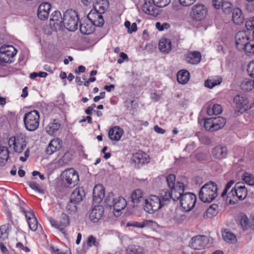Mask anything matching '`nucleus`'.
Wrapping results in <instances>:
<instances>
[{
  "mask_svg": "<svg viewBox=\"0 0 254 254\" xmlns=\"http://www.w3.org/2000/svg\"><path fill=\"white\" fill-rule=\"evenodd\" d=\"M62 176L64 181L69 188L75 187L79 181L78 174L73 168L65 170L63 173Z\"/></svg>",
  "mask_w": 254,
  "mask_h": 254,
  "instance_id": "0eeeda50",
  "label": "nucleus"
},
{
  "mask_svg": "<svg viewBox=\"0 0 254 254\" xmlns=\"http://www.w3.org/2000/svg\"><path fill=\"white\" fill-rule=\"evenodd\" d=\"M131 201L134 204H137L143 199L142 191L140 189L134 190L131 195Z\"/></svg>",
  "mask_w": 254,
  "mask_h": 254,
  "instance_id": "c9c22d12",
  "label": "nucleus"
},
{
  "mask_svg": "<svg viewBox=\"0 0 254 254\" xmlns=\"http://www.w3.org/2000/svg\"><path fill=\"white\" fill-rule=\"evenodd\" d=\"M222 236L224 240L228 243H235L237 241L236 236L231 232L225 231L223 232Z\"/></svg>",
  "mask_w": 254,
  "mask_h": 254,
  "instance_id": "a19ab883",
  "label": "nucleus"
},
{
  "mask_svg": "<svg viewBox=\"0 0 254 254\" xmlns=\"http://www.w3.org/2000/svg\"><path fill=\"white\" fill-rule=\"evenodd\" d=\"M217 214L216 210L214 211L213 209L209 207L204 212V217L205 218H211L216 216Z\"/></svg>",
  "mask_w": 254,
  "mask_h": 254,
  "instance_id": "5fc2aeb1",
  "label": "nucleus"
},
{
  "mask_svg": "<svg viewBox=\"0 0 254 254\" xmlns=\"http://www.w3.org/2000/svg\"><path fill=\"white\" fill-rule=\"evenodd\" d=\"M51 5L49 2H43L39 6L37 15L38 18L45 20L48 19L49 16Z\"/></svg>",
  "mask_w": 254,
  "mask_h": 254,
  "instance_id": "6ab92c4d",
  "label": "nucleus"
},
{
  "mask_svg": "<svg viewBox=\"0 0 254 254\" xmlns=\"http://www.w3.org/2000/svg\"><path fill=\"white\" fill-rule=\"evenodd\" d=\"M64 20V15L62 17L61 12L56 10L51 14L50 19V25L55 30L60 29L63 27Z\"/></svg>",
  "mask_w": 254,
  "mask_h": 254,
  "instance_id": "f8f14e48",
  "label": "nucleus"
},
{
  "mask_svg": "<svg viewBox=\"0 0 254 254\" xmlns=\"http://www.w3.org/2000/svg\"><path fill=\"white\" fill-rule=\"evenodd\" d=\"M9 150L6 146L0 147V163L4 164L9 158Z\"/></svg>",
  "mask_w": 254,
  "mask_h": 254,
  "instance_id": "4c0bfd02",
  "label": "nucleus"
},
{
  "mask_svg": "<svg viewBox=\"0 0 254 254\" xmlns=\"http://www.w3.org/2000/svg\"><path fill=\"white\" fill-rule=\"evenodd\" d=\"M217 190L216 184L209 182L201 188L199 192V198L204 203L211 202L217 196Z\"/></svg>",
  "mask_w": 254,
  "mask_h": 254,
  "instance_id": "f03ea898",
  "label": "nucleus"
},
{
  "mask_svg": "<svg viewBox=\"0 0 254 254\" xmlns=\"http://www.w3.org/2000/svg\"><path fill=\"white\" fill-rule=\"evenodd\" d=\"M155 4H152L150 1H145L142 6V10L146 14L153 15L154 14Z\"/></svg>",
  "mask_w": 254,
  "mask_h": 254,
  "instance_id": "e433bc0d",
  "label": "nucleus"
},
{
  "mask_svg": "<svg viewBox=\"0 0 254 254\" xmlns=\"http://www.w3.org/2000/svg\"><path fill=\"white\" fill-rule=\"evenodd\" d=\"M234 180H231L226 184L225 189L221 194L222 197H224L226 195L227 196L228 195L229 190L232 187V186L234 184Z\"/></svg>",
  "mask_w": 254,
  "mask_h": 254,
  "instance_id": "603ef678",
  "label": "nucleus"
},
{
  "mask_svg": "<svg viewBox=\"0 0 254 254\" xmlns=\"http://www.w3.org/2000/svg\"><path fill=\"white\" fill-rule=\"evenodd\" d=\"M168 187L170 189L171 192L168 190H163L160 192L159 196H158L163 206L167 204L171 198L173 200L174 195L172 193V189L169 186Z\"/></svg>",
  "mask_w": 254,
  "mask_h": 254,
  "instance_id": "cd10ccee",
  "label": "nucleus"
},
{
  "mask_svg": "<svg viewBox=\"0 0 254 254\" xmlns=\"http://www.w3.org/2000/svg\"><path fill=\"white\" fill-rule=\"evenodd\" d=\"M79 28L81 33L84 35H89L93 32L92 26L86 23H80Z\"/></svg>",
  "mask_w": 254,
  "mask_h": 254,
  "instance_id": "79ce46f5",
  "label": "nucleus"
},
{
  "mask_svg": "<svg viewBox=\"0 0 254 254\" xmlns=\"http://www.w3.org/2000/svg\"><path fill=\"white\" fill-rule=\"evenodd\" d=\"M85 195V193L83 188H77L73 191L70 195V201L73 202V203H78L83 200Z\"/></svg>",
  "mask_w": 254,
  "mask_h": 254,
  "instance_id": "4be33fe9",
  "label": "nucleus"
},
{
  "mask_svg": "<svg viewBox=\"0 0 254 254\" xmlns=\"http://www.w3.org/2000/svg\"><path fill=\"white\" fill-rule=\"evenodd\" d=\"M234 104L238 112L241 114L249 108L248 100L246 96L243 94H238L234 98Z\"/></svg>",
  "mask_w": 254,
  "mask_h": 254,
  "instance_id": "4468645a",
  "label": "nucleus"
},
{
  "mask_svg": "<svg viewBox=\"0 0 254 254\" xmlns=\"http://www.w3.org/2000/svg\"><path fill=\"white\" fill-rule=\"evenodd\" d=\"M241 89L245 91H249L254 88V83L253 80L246 79L244 80L241 84Z\"/></svg>",
  "mask_w": 254,
  "mask_h": 254,
  "instance_id": "ea45409f",
  "label": "nucleus"
},
{
  "mask_svg": "<svg viewBox=\"0 0 254 254\" xmlns=\"http://www.w3.org/2000/svg\"><path fill=\"white\" fill-rule=\"evenodd\" d=\"M104 208L101 205L95 206L89 214L90 220L93 222H97L103 216Z\"/></svg>",
  "mask_w": 254,
  "mask_h": 254,
  "instance_id": "aec40b11",
  "label": "nucleus"
},
{
  "mask_svg": "<svg viewBox=\"0 0 254 254\" xmlns=\"http://www.w3.org/2000/svg\"><path fill=\"white\" fill-rule=\"evenodd\" d=\"M168 186L171 189L174 195L173 200H180V204L184 211H190L194 206L196 201V196L193 193L186 192L183 193L184 185L182 182H176V176L170 174L166 177Z\"/></svg>",
  "mask_w": 254,
  "mask_h": 254,
  "instance_id": "f257e3e1",
  "label": "nucleus"
},
{
  "mask_svg": "<svg viewBox=\"0 0 254 254\" xmlns=\"http://www.w3.org/2000/svg\"><path fill=\"white\" fill-rule=\"evenodd\" d=\"M250 38L247 34L244 31H239L235 36V43L238 50H242L247 42H248Z\"/></svg>",
  "mask_w": 254,
  "mask_h": 254,
  "instance_id": "a211bd4d",
  "label": "nucleus"
},
{
  "mask_svg": "<svg viewBox=\"0 0 254 254\" xmlns=\"http://www.w3.org/2000/svg\"><path fill=\"white\" fill-rule=\"evenodd\" d=\"M109 2L108 0H94L93 2L94 11L104 13L108 9Z\"/></svg>",
  "mask_w": 254,
  "mask_h": 254,
  "instance_id": "5701e85b",
  "label": "nucleus"
},
{
  "mask_svg": "<svg viewBox=\"0 0 254 254\" xmlns=\"http://www.w3.org/2000/svg\"><path fill=\"white\" fill-rule=\"evenodd\" d=\"M124 131L121 127L115 126L109 130L108 135L111 140L118 141L120 139Z\"/></svg>",
  "mask_w": 254,
  "mask_h": 254,
  "instance_id": "bb28decb",
  "label": "nucleus"
},
{
  "mask_svg": "<svg viewBox=\"0 0 254 254\" xmlns=\"http://www.w3.org/2000/svg\"><path fill=\"white\" fill-rule=\"evenodd\" d=\"M62 147V141L59 138L52 140L46 148V152L48 155H52L59 150Z\"/></svg>",
  "mask_w": 254,
  "mask_h": 254,
  "instance_id": "b1692460",
  "label": "nucleus"
},
{
  "mask_svg": "<svg viewBox=\"0 0 254 254\" xmlns=\"http://www.w3.org/2000/svg\"><path fill=\"white\" fill-rule=\"evenodd\" d=\"M153 222L152 220H146L141 223H136L134 226L138 228H143L146 226L150 225Z\"/></svg>",
  "mask_w": 254,
  "mask_h": 254,
  "instance_id": "4d7b16f0",
  "label": "nucleus"
},
{
  "mask_svg": "<svg viewBox=\"0 0 254 254\" xmlns=\"http://www.w3.org/2000/svg\"><path fill=\"white\" fill-rule=\"evenodd\" d=\"M225 124V119L219 116L206 119L204 121V126L207 130L215 131L223 128Z\"/></svg>",
  "mask_w": 254,
  "mask_h": 254,
  "instance_id": "423d86ee",
  "label": "nucleus"
},
{
  "mask_svg": "<svg viewBox=\"0 0 254 254\" xmlns=\"http://www.w3.org/2000/svg\"><path fill=\"white\" fill-rule=\"evenodd\" d=\"M210 239L204 235H197L192 237L189 246L194 250H201L210 246Z\"/></svg>",
  "mask_w": 254,
  "mask_h": 254,
  "instance_id": "9b49d317",
  "label": "nucleus"
},
{
  "mask_svg": "<svg viewBox=\"0 0 254 254\" xmlns=\"http://www.w3.org/2000/svg\"><path fill=\"white\" fill-rule=\"evenodd\" d=\"M220 8L222 9L224 13L226 14H230L233 10L232 4L229 0H226L225 2H223V4L220 7Z\"/></svg>",
  "mask_w": 254,
  "mask_h": 254,
  "instance_id": "c03bdc74",
  "label": "nucleus"
},
{
  "mask_svg": "<svg viewBox=\"0 0 254 254\" xmlns=\"http://www.w3.org/2000/svg\"><path fill=\"white\" fill-rule=\"evenodd\" d=\"M101 13L91 10L87 15V18L95 26L102 27L104 24V20Z\"/></svg>",
  "mask_w": 254,
  "mask_h": 254,
  "instance_id": "f3484780",
  "label": "nucleus"
},
{
  "mask_svg": "<svg viewBox=\"0 0 254 254\" xmlns=\"http://www.w3.org/2000/svg\"><path fill=\"white\" fill-rule=\"evenodd\" d=\"M196 0H179V1L183 6H187L192 4Z\"/></svg>",
  "mask_w": 254,
  "mask_h": 254,
  "instance_id": "e2e57ef3",
  "label": "nucleus"
},
{
  "mask_svg": "<svg viewBox=\"0 0 254 254\" xmlns=\"http://www.w3.org/2000/svg\"><path fill=\"white\" fill-rule=\"evenodd\" d=\"M26 137L22 133L17 134L14 136L11 137L8 141L10 146H14V150L17 153H21L26 146Z\"/></svg>",
  "mask_w": 254,
  "mask_h": 254,
  "instance_id": "9d476101",
  "label": "nucleus"
},
{
  "mask_svg": "<svg viewBox=\"0 0 254 254\" xmlns=\"http://www.w3.org/2000/svg\"><path fill=\"white\" fill-rule=\"evenodd\" d=\"M211 154L214 158L221 160L227 157L228 150L226 146L219 145L213 148Z\"/></svg>",
  "mask_w": 254,
  "mask_h": 254,
  "instance_id": "412c9836",
  "label": "nucleus"
},
{
  "mask_svg": "<svg viewBox=\"0 0 254 254\" xmlns=\"http://www.w3.org/2000/svg\"><path fill=\"white\" fill-rule=\"evenodd\" d=\"M61 127V124L58 120H54L46 127L47 133L50 135H54Z\"/></svg>",
  "mask_w": 254,
  "mask_h": 254,
  "instance_id": "7c9ffc66",
  "label": "nucleus"
},
{
  "mask_svg": "<svg viewBox=\"0 0 254 254\" xmlns=\"http://www.w3.org/2000/svg\"><path fill=\"white\" fill-rule=\"evenodd\" d=\"M116 197H115L113 193H109L105 198V202L109 207H112L116 201Z\"/></svg>",
  "mask_w": 254,
  "mask_h": 254,
  "instance_id": "49530a36",
  "label": "nucleus"
},
{
  "mask_svg": "<svg viewBox=\"0 0 254 254\" xmlns=\"http://www.w3.org/2000/svg\"><path fill=\"white\" fill-rule=\"evenodd\" d=\"M126 205V199L123 197L118 196L116 197V201L114 202L112 207L116 211L119 212L123 209Z\"/></svg>",
  "mask_w": 254,
  "mask_h": 254,
  "instance_id": "473e14b6",
  "label": "nucleus"
},
{
  "mask_svg": "<svg viewBox=\"0 0 254 254\" xmlns=\"http://www.w3.org/2000/svg\"><path fill=\"white\" fill-rule=\"evenodd\" d=\"M132 161L136 167L139 168L145 163L149 162V157L145 153L139 151L133 154Z\"/></svg>",
  "mask_w": 254,
  "mask_h": 254,
  "instance_id": "dca6fc26",
  "label": "nucleus"
},
{
  "mask_svg": "<svg viewBox=\"0 0 254 254\" xmlns=\"http://www.w3.org/2000/svg\"><path fill=\"white\" fill-rule=\"evenodd\" d=\"M40 115L37 110H33L26 113L23 118V122L26 129L34 131L39 126Z\"/></svg>",
  "mask_w": 254,
  "mask_h": 254,
  "instance_id": "39448f33",
  "label": "nucleus"
},
{
  "mask_svg": "<svg viewBox=\"0 0 254 254\" xmlns=\"http://www.w3.org/2000/svg\"><path fill=\"white\" fill-rule=\"evenodd\" d=\"M163 206L159 197L155 195H151L145 200L144 209L149 213L152 214Z\"/></svg>",
  "mask_w": 254,
  "mask_h": 254,
  "instance_id": "1a4fd4ad",
  "label": "nucleus"
},
{
  "mask_svg": "<svg viewBox=\"0 0 254 254\" xmlns=\"http://www.w3.org/2000/svg\"><path fill=\"white\" fill-rule=\"evenodd\" d=\"M226 0H213V4L215 8L219 9L222 5L223 4V2H225Z\"/></svg>",
  "mask_w": 254,
  "mask_h": 254,
  "instance_id": "052dcab7",
  "label": "nucleus"
},
{
  "mask_svg": "<svg viewBox=\"0 0 254 254\" xmlns=\"http://www.w3.org/2000/svg\"><path fill=\"white\" fill-rule=\"evenodd\" d=\"M120 57L121 58L119 59L117 61L118 63H119V64L123 63L124 62V60H127V59H128V57H127V55L124 52L120 53Z\"/></svg>",
  "mask_w": 254,
  "mask_h": 254,
  "instance_id": "338daca9",
  "label": "nucleus"
},
{
  "mask_svg": "<svg viewBox=\"0 0 254 254\" xmlns=\"http://www.w3.org/2000/svg\"><path fill=\"white\" fill-rule=\"evenodd\" d=\"M171 0H153L154 4L160 7H164L168 5Z\"/></svg>",
  "mask_w": 254,
  "mask_h": 254,
  "instance_id": "8fccbe9b",
  "label": "nucleus"
},
{
  "mask_svg": "<svg viewBox=\"0 0 254 254\" xmlns=\"http://www.w3.org/2000/svg\"><path fill=\"white\" fill-rule=\"evenodd\" d=\"M242 178L247 185L252 186H254V176L252 174L245 173L243 176Z\"/></svg>",
  "mask_w": 254,
  "mask_h": 254,
  "instance_id": "a18cd8bd",
  "label": "nucleus"
},
{
  "mask_svg": "<svg viewBox=\"0 0 254 254\" xmlns=\"http://www.w3.org/2000/svg\"><path fill=\"white\" fill-rule=\"evenodd\" d=\"M222 82V79L220 77L216 76L214 78L208 79L205 81V87L212 89L214 86L219 85Z\"/></svg>",
  "mask_w": 254,
  "mask_h": 254,
  "instance_id": "f704fd0d",
  "label": "nucleus"
},
{
  "mask_svg": "<svg viewBox=\"0 0 254 254\" xmlns=\"http://www.w3.org/2000/svg\"><path fill=\"white\" fill-rule=\"evenodd\" d=\"M201 58L200 53L197 51L190 52L186 55L187 62L192 64H198L200 62Z\"/></svg>",
  "mask_w": 254,
  "mask_h": 254,
  "instance_id": "a878e982",
  "label": "nucleus"
},
{
  "mask_svg": "<svg viewBox=\"0 0 254 254\" xmlns=\"http://www.w3.org/2000/svg\"><path fill=\"white\" fill-rule=\"evenodd\" d=\"M222 112V106L218 104H214L212 108L208 107L207 109V113L209 116L217 115L221 114Z\"/></svg>",
  "mask_w": 254,
  "mask_h": 254,
  "instance_id": "58836bf2",
  "label": "nucleus"
},
{
  "mask_svg": "<svg viewBox=\"0 0 254 254\" xmlns=\"http://www.w3.org/2000/svg\"><path fill=\"white\" fill-rule=\"evenodd\" d=\"M86 244L89 247H98L100 245V242L99 240L93 235H90L87 238Z\"/></svg>",
  "mask_w": 254,
  "mask_h": 254,
  "instance_id": "37998d69",
  "label": "nucleus"
},
{
  "mask_svg": "<svg viewBox=\"0 0 254 254\" xmlns=\"http://www.w3.org/2000/svg\"><path fill=\"white\" fill-rule=\"evenodd\" d=\"M240 223L243 228L245 230L250 228L254 230V219L252 222H249V219L245 214H241L240 216Z\"/></svg>",
  "mask_w": 254,
  "mask_h": 254,
  "instance_id": "2f4dec72",
  "label": "nucleus"
},
{
  "mask_svg": "<svg viewBox=\"0 0 254 254\" xmlns=\"http://www.w3.org/2000/svg\"><path fill=\"white\" fill-rule=\"evenodd\" d=\"M51 249L53 252V254H70V253H68L64 252L62 250H61L59 249H56L54 247H52Z\"/></svg>",
  "mask_w": 254,
  "mask_h": 254,
  "instance_id": "774afa93",
  "label": "nucleus"
},
{
  "mask_svg": "<svg viewBox=\"0 0 254 254\" xmlns=\"http://www.w3.org/2000/svg\"><path fill=\"white\" fill-rule=\"evenodd\" d=\"M105 197V190L102 185H96L93 191V199L96 202H100Z\"/></svg>",
  "mask_w": 254,
  "mask_h": 254,
  "instance_id": "393cba45",
  "label": "nucleus"
},
{
  "mask_svg": "<svg viewBox=\"0 0 254 254\" xmlns=\"http://www.w3.org/2000/svg\"><path fill=\"white\" fill-rule=\"evenodd\" d=\"M17 50L12 46L1 47L0 48V62L11 63L14 62V57L17 53Z\"/></svg>",
  "mask_w": 254,
  "mask_h": 254,
  "instance_id": "6e6552de",
  "label": "nucleus"
},
{
  "mask_svg": "<svg viewBox=\"0 0 254 254\" xmlns=\"http://www.w3.org/2000/svg\"><path fill=\"white\" fill-rule=\"evenodd\" d=\"M160 51L165 54L169 53L172 49V42L169 39H161L158 44Z\"/></svg>",
  "mask_w": 254,
  "mask_h": 254,
  "instance_id": "c85d7f7f",
  "label": "nucleus"
},
{
  "mask_svg": "<svg viewBox=\"0 0 254 254\" xmlns=\"http://www.w3.org/2000/svg\"><path fill=\"white\" fill-rule=\"evenodd\" d=\"M246 26L248 30L254 28V17L252 19H250L247 21Z\"/></svg>",
  "mask_w": 254,
  "mask_h": 254,
  "instance_id": "0e129e2a",
  "label": "nucleus"
},
{
  "mask_svg": "<svg viewBox=\"0 0 254 254\" xmlns=\"http://www.w3.org/2000/svg\"><path fill=\"white\" fill-rule=\"evenodd\" d=\"M79 18L77 13L71 9H67L64 13L63 27L69 31H75L78 28Z\"/></svg>",
  "mask_w": 254,
  "mask_h": 254,
  "instance_id": "20e7f679",
  "label": "nucleus"
},
{
  "mask_svg": "<svg viewBox=\"0 0 254 254\" xmlns=\"http://www.w3.org/2000/svg\"><path fill=\"white\" fill-rule=\"evenodd\" d=\"M29 229L35 231L38 228V220L36 217H33L30 220H27Z\"/></svg>",
  "mask_w": 254,
  "mask_h": 254,
  "instance_id": "de8ad7c7",
  "label": "nucleus"
},
{
  "mask_svg": "<svg viewBox=\"0 0 254 254\" xmlns=\"http://www.w3.org/2000/svg\"><path fill=\"white\" fill-rule=\"evenodd\" d=\"M242 48V50H244L247 54H254V44L250 42L249 40L246 44Z\"/></svg>",
  "mask_w": 254,
  "mask_h": 254,
  "instance_id": "09e8293b",
  "label": "nucleus"
},
{
  "mask_svg": "<svg viewBox=\"0 0 254 254\" xmlns=\"http://www.w3.org/2000/svg\"><path fill=\"white\" fill-rule=\"evenodd\" d=\"M207 154L203 152H199L196 154V158L199 161H203L206 159Z\"/></svg>",
  "mask_w": 254,
  "mask_h": 254,
  "instance_id": "680f3d73",
  "label": "nucleus"
},
{
  "mask_svg": "<svg viewBox=\"0 0 254 254\" xmlns=\"http://www.w3.org/2000/svg\"><path fill=\"white\" fill-rule=\"evenodd\" d=\"M77 203H73L70 200L66 206V209L70 211H75L76 210V204Z\"/></svg>",
  "mask_w": 254,
  "mask_h": 254,
  "instance_id": "bf43d9fd",
  "label": "nucleus"
},
{
  "mask_svg": "<svg viewBox=\"0 0 254 254\" xmlns=\"http://www.w3.org/2000/svg\"><path fill=\"white\" fill-rule=\"evenodd\" d=\"M60 222H57L55 220L51 218L50 220V223L53 227L59 229L62 233H64V228L69 224V217L64 213H62L61 216Z\"/></svg>",
  "mask_w": 254,
  "mask_h": 254,
  "instance_id": "2eb2a0df",
  "label": "nucleus"
},
{
  "mask_svg": "<svg viewBox=\"0 0 254 254\" xmlns=\"http://www.w3.org/2000/svg\"><path fill=\"white\" fill-rule=\"evenodd\" d=\"M200 141L204 144L209 145L211 143L210 138L206 135H202L199 137Z\"/></svg>",
  "mask_w": 254,
  "mask_h": 254,
  "instance_id": "13d9d810",
  "label": "nucleus"
},
{
  "mask_svg": "<svg viewBox=\"0 0 254 254\" xmlns=\"http://www.w3.org/2000/svg\"><path fill=\"white\" fill-rule=\"evenodd\" d=\"M232 19L234 23L236 25H241L244 22V16L241 9L238 7L233 9Z\"/></svg>",
  "mask_w": 254,
  "mask_h": 254,
  "instance_id": "c756f323",
  "label": "nucleus"
},
{
  "mask_svg": "<svg viewBox=\"0 0 254 254\" xmlns=\"http://www.w3.org/2000/svg\"><path fill=\"white\" fill-rule=\"evenodd\" d=\"M206 13L207 9L204 5L196 4L192 7L190 14L193 19L198 21L204 19Z\"/></svg>",
  "mask_w": 254,
  "mask_h": 254,
  "instance_id": "ddd939ff",
  "label": "nucleus"
},
{
  "mask_svg": "<svg viewBox=\"0 0 254 254\" xmlns=\"http://www.w3.org/2000/svg\"><path fill=\"white\" fill-rule=\"evenodd\" d=\"M247 70L251 77H254V61L249 64Z\"/></svg>",
  "mask_w": 254,
  "mask_h": 254,
  "instance_id": "6e6d98bb",
  "label": "nucleus"
},
{
  "mask_svg": "<svg viewBox=\"0 0 254 254\" xmlns=\"http://www.w3.org/2000/svg\"><path fill=\"white\" fill-rule=\"evenodd\" d=\"M248 194V190L243 183H236L234 187L228 193L226 201L230 204H234L238 198L239 200H243L246 197Z\"/></svg>",
  "mask_w": 254,
  "mask_h": 254,
  "instance_id": "7ed1b4c3",
  "label": "nucleus"
},
{
  "mask_svg": "<svg viewBox=\"0 0 254 254\" xmlns=\"http://www.w3.org/2000/svg\"><path fill=\"white\" fill-rule=\"evenodd\" d=\"M156 28L160 31H163L164 30H167L169 29L170 27V25L169 23L166 22H164L161 24L159 22H157L155 24Z\"/></svg>",
  "mask_w": 254,
  "mask_h": 254,
  "instance_id": "864d4df0",
  "label": "nucleus"
},
{
  "mask_svg": "<svg viewBox=\"0 0 254 254\" xmlns=\"http://www.w3.org/2000/svg\"><path fill=\"white\" fill-rule=\"evenodd\" d=\"M28 185L32 190L41 193H44L43 190L40 187L39 184L33 181H30L28 183Z\"/></svg>",
  "mask_w": 254,
  "mask_h": 254,
  "instance_id": "3c124183",
  "label": "nucleus"
},
{
  "mask_svg": "<svg viewBox=\"0 0 254 254\" xmlns=\"http://www.w3.org/2000/svg\"><path fill=\"white\" fill-rule=\"evenodd\" d=\"M190 73L186 70H182L177 74V80L181 84H186L189 79Z\"/></svg>",
  "mask_w": 254,
  "mask_h": 254,
  "instance_id": "72a5a7b5",
  "label": "nucleus"
},
{
  "mask_svg": "<svg viewBox=\"0 0 254 254\" xmlns=\"http://www.w3.org/2000/svg\"><path fill=\"white\" fill-rule=\"evenodd\" d=\"M24 215L27 219V221L30 220V219L32 218L33 217H35L34 211L31 209H30L28 211L27 210L25 213Z\"/></svg>",
  "mask_w": 254,
  "mask_h": 254,
  "instance_id": "69168bd1",
  "label": "nucleus"
}]
</instances>
